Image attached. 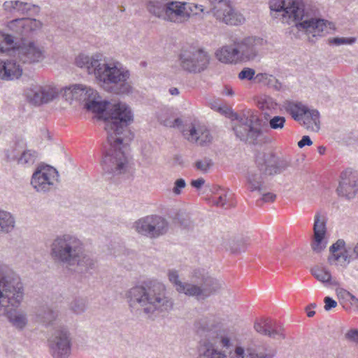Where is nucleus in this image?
<instances>
[{
	"mask_svg": "<svg viewBox=\"0 0 358 358\" xmlns=\"http://www.w3.org/2000/svg\"><path fill=\"white\" fill-rule=\"evenodd\" d=\"M254 328L258 333L268 336L273 338H285L284 329L280 323L271 318L257 319Z\"/></svg>",
	"mask_w": 358,
	"mask_h": 358,
	"instance_id": "19",
	"label": "nucleus"
},
{
	"mask_svg": "<svg viewBox=\"0 0 358 358\" xmlns=\"http://www.w3.org/2000/svg\"><path fill=\"white\" fill-rule=\"evenodd\" d=\"M194 328L200 338L196 358H273L275 355V350L266 346L231 349V339L208 318L200 319Z\"/></svg>",
	"mask_w": 358,
	"mask_h": 358,
	"instance_id": "2",
	"label": "nucleus"
},
{
	"mask_svg": "<svg viewBox=\"0 0 358 358\" xmlns=\"http://www.w3.org/2000/svg\"><path fill=\"white\" fill-rule=\"evenodd\" d=\"M15 223V218L10 213L0 209V236L11 232Z\"/></svg>",
	"mask_w": 358,
	"mask_h": 358,
	"instance_id": "33",
	"label": "nucleus"
},
{
	"mask_svg": "<svg viewBox=\"0 0 358 358\" xmlns=\"http://www.w3.org/2000/svg\"><path fill=\"white\" fill-rule=\"evenodd\" d=\"M209 53L203 48L188 45L183 47L178 55L179 65L189 73H200L206 70L210 64Z\"/></svg>",
	"mask_w": 358,
	"mask_h": 358,
	"instance_id": "10",
	"label": "nucleus"
},
{
	"mask_svg": "<svg viewBox=\"0 0 358 358\" xmlns=\"http://www.w3.org/2000/svg\"><path fill=\"white\" fill-rule=\"evenodd\" d=\"M76 64L85 68L89 73H94L99 85L108 92L121 95L132 92V86L128 81L130 72L118 62L106 63L98 55L90 57L80 54L76 59Z\"/></svg>",
	"mask_w": 358,
	"mask_h": 358,
	"instance_id": "4",
	"label": "nucleus"
},
{
	"mask_svg": "<svg viewBox=\"0 0 358 358\" xmlns=\"http://www.w3.org/2000/svg\"><path fill=\"white\" fill-rule=\"evenodd\" d=\"M134 227L138 234L156 238L167 232L169 222L161 216L152 215L139 219L135 222Z\"/></svg>",
	"mask_w": 358,
	"mask_h": 358,
	"instance_id": "12",
	"label": "nucleus"
},
{
	"mask_svg": "<svg viewBox=\"0 0 358 358\" xmlns=\"http://www.w3.org/2000/svg\"><path fill=\"white\" fill-rule=\"evenodd\" d=\"M210 3L215 4L213 8L220 7V8H222L223 6L229 3V0H208Z\"/></svg>",
	"mask_w": 358,
	"mask_h": 358,
	"instance_id": "55",
	"label": "nucleus"
},
{
	"mask_svg": "<svg viewBox=\"0 0 358 358\" xmlns=\"http://www.w3.org/2000/svg\"><path fill=\"white\" fill-rule=\"evenodd\" d=\"M269 8L273 17L280 15L283 22L294 23L299 31L311 35L309 41L312 43L315 41V38L329 32L327 21L314 17L303 0H270Z\"/></svg>",
	"mask_w": 358,
	"mask_h": 358,
	"instance_id": "3",
	"label": "nucleus"
},
{
	"mask_svg": "<svg viewBox=\"0 0 358 358\" xmlns=\"http://www.w3.org/2000/svg\"><path fill=\"white\" fill-rule=\"evenodd\" d=\"M324 309L327 311L330 310L331 308L336 307L337 302L329 296H326L324 299Z\"/></svg>",
	"mask_w": 358,
	"mask_h": 358,
	"instance_id": "51",
	"label": "nucleus"
},
{
	"mask_svg": "<svg viewBox=\"0 0 358 358\" xmlns=\"http://www.w3.org/2000/svg\"><path fill=\"white\" fill-rule=\"evenodd\" d=\"M356 71H357V73H358V65L357 66Z\"/></svg>",
	"mask_w": 358,
	"mask_h": 358,
	"instance_id": "61",
	"label": "nucleus"
},
{
	"mask_svg": "<svg viewBox=\"0 0 358 358\" xmlns=\"http://www.w3.org/2000/svg\"><path fill=\"white\" fill-rule=\"evenodd\" d=\"M185 15V4L179 1H166L164 19L171 22H178Z\"/></svg>",
	"mask_w": 358,
	"mask_h": 358,
	"instance_id": "28",
	"label": "nucleus"
},
{
	"mask_svg": "<svg viewBox=\"0 0 358 358\" xmlns=\"http://www.w3.org/2000/svg\"><path fill=\"white\" fill-rule=\"evenodd\" d=\"M235 119L238 121L234 127L236 137L245 143L257 145L259 138L263 135V128L266 125L257 112L249 109L242 114H236Z\"/></svg>",
	"mask_w": 358,
	"mask_h": 358,
	"instance_id": "9",
	"label": "nucleus"
},
{
	"mask_svg": "<svg viewBox=\"0 0 358 358\" xmlns=\"http://www.w3.org/2000/svg\"><path fill=\"white\" fill-rule=\"evenodd\" d=\"M132 121L131 110L124 104L115 106L107 119L106 131L108 147L105 148L101 166L103 174L108 180L127 171L128 161L122 148L134 138L128 127Z\"/></svg>",
	"mask_w": 358,
	"mask_h": 358,
	"instance_id": "1",
	"label": "nucleus"
},
{
	"mask_svg": "<svg viewBox=\"0 0 358 358\" xmlns=\"http://www.w3.org/2000/svg\"><path fill=\"white\" fill-rule=\"evenodd\" d=\"M25 151L24 144L20 142H15L14 145L7 151V158L10 161H19L21 153Z\"/></svg>",
	"mask_w": 358,
	"mask_h": 358,
	"instance_id": "37",
	"label": "nucleus"
},
{
	"mask_svg": "<svg viewBox=\"0 0 358 358\" xmlns=\"http://www.w3.org/2000/svg\"><path fill=\"white\" fill-rule=\"evenodd\" d=\"M285 110L296 122H301L302 116L306 114L308 106L301 102L286 101L284 103Z\"/></svg>",
	"mask_w": 358,
	"mask_h": 358,
	"instance_id": "31",
	"label": "nucleus"
},
{
	"mask_svg": "<svg viewBox=\"0 0 358 358\" xmlns=\"http://www.w3.org/2000/svg\"><path fill=\"white\" fill-rule=\"evenodd\" d=\"M71 89L73 95L76 99H83L85 101V108L88 110L99 114V117L103 119L105 124H106L107 119H109L111 110L117 104L127 106L124 103L119 102L113 104L108 111H106L108 102L97 101L98 93L94 89L82 84L72 85ZM104 128L106 129V125H104Z\"/></svg>",
	"mask_w": 358,
	"mask_h": 358,
	"instance_id": "11",
	"label": "nucleus"
},
{
	"mask_svg": "<svg viewBox=\"0 0 358 358\" xmlns=\"http://www.w3.org/2000/svg\"><path fill=\"white\" fill-rule=\"evenodd\" d=\"M58 90L51 86H33L27 92L28 101L36 106L48 103L58 96Z\"/></svg>",
	"mask_w": 358,
	"mask_h": 358,
	"instance_id": "18",
	"label": "nucleus"
},
{
	"mask_svg": "<svg viewBox=\"0 0 358 358\" xmlns=\"http://www.w3.org/2000/svg\"><path fill=\"white\" fill-rule=\"evenodd\" d=\"M204 183H205V180L202 178H199L196 180H192L191 181V185L196 189H201L202 187V186L204 185Z\"/></svg>",
	"mask_w": 358,
	"mask_h": 358,
	"instance_id": "53",
	"label": "nucleus"
},
{
	"mask_svg": "<svg viewBox=\"0 0 358 358\" xmlns=\"http://www.w3.org/2000/svg\"><path fill=\"white\" fill-rule=\"evenodd\" d=\"M186 186L185 180L183 178L177 179L174 182L173 192L176 195H180L182 193V189Z\"/></svg>",
	"mask_w": 358,
	"mask_h": 358,
	"instance_id": "48",
	"label": "nucleus"
},
{
	"mask_svg": "<svg viewBox=\"0 0 358 358\" xmlns=\"http://www.w3.org/2000/svg\"><path fill=\"white\" fill-rule=\"evenodd\" d=\"M50 255L55 263L80 274H92L96 267V260L85 252L83 242L73 234L57 236L50 245Z\"/></svg>",
	"mask_w": 358,
	"mask_h": 358,
	"instance_id": "5",
	"label": "nucleus"
},
{
	"mask_svg": "<svg viewBox=\"0 0 358 358\" xmlns=\"http://www.w3.org/2000/svg\"><path fill=\"white\" fill-rule=\"evenodd\" d=\"M310 306H312L313 308H315L316 306V304L315 303H312V304H310Z\"/></svg>",
	"mask_w": 358,
	"mask_h": 358,
	"instance_id": "60",
	"label": "nucleus"
},
{
	"mask_svg": "<svg viewBox=\"0 0 358 358\" xmlns=\"http://www.w3.org/2000/svg\"><path fill=\"white\" fill-rule=\"evenodd\" d=\"M70 308L77 315L84 313L87 308L86 299L81 297L75 298L70 304Z\"/></svg>",
	"mask_w": 358,
	"mask_h": 358,
	"instance_id": "40",
	"label": "nucleus"
},
{
	"mask_svg": "<svg viewBox=\"0 0 358 358\" xmlns=\"http://www.w3.org/2000/svg\"><path fill=\"white\" fill-rule=\"evenodd\" d=\"M17 52L19 60L24 64L39 62L44 58L43 50L34 42L19 47Z\"/></svg>",
	"mask_w": 358,
	"mask_h": 358,
	"instance_id": "20",
	"label": "nucleus"
},
{
	"mask_svg": "<svg viewBox=\"0 0 358 358\" xmlns=\"http://www.w3.org/2000/svg\"><path fill=\"white\" fill-rule=\"evenodd\" d=\"M329 252L328 262L330 264L336 262L345 266L352 260L358 259V242L347 246L343 239H338L329 248Z\"/></svg>",
	"mask_w": 358,
	"mask_h": 358,
	"instance_id": "14",
	"label": "nucleus"
},
{
	"mask_svg": "<svg viewBox=\"0 0 358 358\" xmlns=\"http://www.w3.org/2000/svg\"><path fill=\"white\" fill-rule=\"evenodd\" d=\"M193 277L196 280V284L182 282L176 270L168 271L169 280L178 293L195 296L198 300L206 299L221 288L219 280L208 275L203 269L195 270Z\"/></svg>",
	"mask_w": 358,
	"mask_h": 358,
	"instance_id": "8",
	"label": "nucleus"
},
{
	"mask_svg": "<svg viewBox=\"0 0 358 358\" xmlns=\"http://www.w3.org/2000/svg\"><path fill=\"white\" fill-rule=\"evenodd\" d=\"M275 198H276V196L275 194L271 193V192H268V193L264 194L262 197L256 201V204L258 206H261L264 203L274 201Z\"/></svg>",
	"mask_w": 358,
	"mask_h": 358,
	"instance_id": "49",
	"label": "nucleus"
},
{
	"mask_svg": "<svg viewBox=\"0 0 358 358\" xmlns=\"http://www.w3.org/2000/svg\"><path fill=\"white\" fill-rule=\"evenodd\" d=\"M338 196L348 199L358 194V173L352 169H346L340 174L338 186L336 189Z\"/></svg>",
	"mask_w": 358,
	"mask_h": 358,
	"instance_id": "16",
	"label": "nucleus"
},
{
	"mask_svg": "<svg viewBox=\"0 0 358 358\" xmlns=\"http://www.w3.org/2000/svg\"><path fill=\"white\" fill-rule=\"evenodd\" d=\"M169 93L171 94V95H173V96H176V95H178L179 94V90L176 87H171L169 89Z\"/></svg>",
	"mask_w": 358,
	"mask_h": 358,
	"instance_id": "56",
	"label": "nucleus"
},
{
	"mask_svg": "<svg viewBox=\"0 0 358 358\" xmlns=\"http://www.w3.org/2000/svg\"><path fill=\"white\" fill-rule=\"evenodd\" d=\"M182 134L189 141L195 142L201 145L211 140L210 131L202 127L196 128L192 126L189 130H182Z\"/></svg>",
	"mask_w": 358,
	"mask_h": 358,
	"instance_id": "24",
	"label": "nucleus"
},
{
	"mask_svg": "<svg viewBox=\"0 0 358 358\" xmlns=\"http://www.w3.org/2000/svg\"><path fill=\"white\" fill-rule=\"evenodd\" d=\"M255 71L251 68H244L239 73L238 78L240 80H251L253 79Z\"/></svg>",
	"mask_w": 358,
	"mask_h": 358,
	"instance_id": "46",
	"label": "nucleus"
},
{
	"mask_svg": "<svg viewBox=\"0 0 358 358\" xmlns=\"http://www.w3.org/2000/svg\"><path fill=\"white\" fill-rule=\"evenodd\" d=\"M312 144L313 141L308 136H303L298 142V146L300 148H303L305 145H311Z\"/></svg>",
	"mask_w": 358,
	"mask_h": 358,
	"instance_id": "52",
	"label": "nucleus"
},
{
	"mask_svg": "<svg viewBox=\"0 0 358 358\" xmlns=\"http://www.w3.org/2000/svg\"><path fill=\"white\" fill-rule=\"evenodd\" d=\"M308 308L309 307L306 308L307 316L309 317H313L315 314V312L314 310H310Z\"/></svg>",
	"mask_w": 358,
	"mask_h": 358,
	"instance_id": "58",
	"label": "nucleus"
},
{
	"mask_svg": "<svg viewBox=\"0 0 358 358\" xmlns=\"http://www.w3.org/2000/svg\"><path fill=\"white\" fill-rule=\"evenodd\" d=\"M17 22L25 31H35L41 27V23L39 21L32 18H22L18 20Z\"/></svg>",
	"mask_w": 358,
	"mask_h": 358,
	"instance_id": "39",
	"label": "nucleus"
},
{
	"mask_svg": "<svg viewBox=\"0 0 358 358\" xmlns=\"http://www.w3.org/2000/svg\"><path fill=\"white\" fill-rule=\"evenodd\" d=\"M161 123L166 127L179 128L182 125V122L180 118H176L173 120L168 118L164 120H162Z\"/></svg>",
	"mask_w": 358,
	"mask_h": 358,
	"instance_id": "50",
	"label": "nucleus"
},
{
	"mask_svg": "<svg viewBox=\"0 0 358 358\" xmlns=\"http://www.w3.org/2000/svg\"><path fill=\"white\" fill-rule=\"evenodd\" d=\"M213 12L217 20L229 25H238L245 20L240 13L236 12L231 8L230 3L223 6L222 8H220V7L213 8Z\"/></svg>",
	"mask_w": 358,
	"mask_h": 358,
	"instance_id": "21",
	"label": "nucleus"
},
{
	"mask_svg": "<svg viewBox=\"0 0 358 358\" xmlns=\"http://www.w3.org/2000/svg\"><path fill=\"white\" fill-rule=\"evenodd\" d=\"M37 319L45 326L52 324V322L55 320L57 317V311L52 310L48 306H41L36 311Z\"/></svg>",
	"mask_w": 358,
	"mask_h": 358,
	"instance_id": "32",
	"label": "nucleus"
},
{
	"mask_svg": "<svg viewBox=\"0 0 358 358\" xmlns=\"http://www.w3.org/2000/svg\"><path fill=\"white\" fill-rule=\"evenodd\" d=\"M22 73V69L19 64L12 60H7L0 64V78L10 80L19 78Z\"/></svg>",
	"mask_w": 358,
	"mask_h": 358,
	"instance_id": "27",
	"label": "nucleus"
},
{
	"mask_svg": "<svg viewBox=\"0 0 358 358\" xmlns=\"http://www.w3.org/2000/svg\"><path fill=\"white\" fill-rule=\"evenodd\" d=\"M310 272L318 281L324 285H336V281L332 280L331 272L325 267L317 266L312 268Z\"/></svg>",
	"mask_w": 358,
	"mask_h": 358,
	"instance_id": "34",
	"label": "nucleus"
},
{
	"mask_svg": "<svg viewBox=\"0 0 358 358\" xmlns=\"http://www.w3.org/2000/svg\"><path fill=\"white\" fill-rule=\"evenodd\" d=\"M217 58L223 63H236L241 61L238 50L235 45H226L215 53Z\"/></svg>",
	"mask_w": 358,
	"mask_h": 358,
	"instance_id": "30",
	"label": "nucleus"
},
{
	"mask_svg": "<svg viewBox=\"0 0 358 358\" xmlns=\"http://www.w3.org/2000/svg\"><path fill=\"white\" fill-rule=\"evenodd\" d=\"M71 345V334L64 327L57 329L48 339L50 353L53 358H69Z\"/></svg>",
	"mask_w": 358,
	"mask_h": 358,
	"instance_id": "13",
	"label": "nucleus"
},
{
	"mask_svg": "<svg viewBox=\"0 0 358 358\" xmlns=\"http://www.w3.org/2000/svg\"><path fill=\"white\" fill-rule=\"evenodd\" d=\"M10 48H15L13 37L9 34L0 33V52H7Z\"/></svg>",
	"mask_w": 358,
	"mask_h": 358,
	"instance_id": "41",
	"label": "nucleus"
},
{
	"mask_svg": "<svg viewBox=\"0 0 358 358\" xmlns=\"http://www.w3.org/2000/svg\"><path fill=\"white\" fill-rule=\"evenodd\" d=\"M299 123L307 129L317 132L320 129L319 111L315 109L308 108L306 114L302 116V120Z\"/></svg>",
	"mask_w": 358,
	"mask_h": 358,
	"instance_id": "29",
	"label": "nucleus"
},
{
	"mask_svg": "<svg viewBox=\"0 0 358 358\" xmlns=\"http://www.w3.org/2000/svg\"><path fill=\"white\" fill-rule=\"evenodd\" d=\"M277 105L275 100L268 96H264L258 101V106L262 110H274L276 108Z\"/></svg>",
	"mask_w": 358,
	"mask_h": 358,
	"instance_id": "42",
	"label": "nucleus"
},
{
	"mask_svg": "<svg viewBox=\"0 0 358 358\" xmlns=\"http://www.w3.org/2000/svg\"><path fill=\"white\" fill-rule=\"evenodd\" d=\"M59 174L52 166L47 164L38 165L34 172L31 183L37 192H48L57 180Z\"/></svg>",
	"mask_w": 358,
	"mask_h": 358,
	"instance_id": "15",
	"label": "nucleus"
},
{
	"mask_svg": "<svg viewBox=\"0 0 358 358\" xmlns=\"http://www.w3.org/2000/svg\"><path fill=\"white\" fill-rule=\"evenodd\" d=\"M213 164L214 163L211 159L203 157L197 160L194 164V166L196 170L203 173H207L213 166Z\"/></svg>",
	"mask_w": 358,
	"mask_h": 358,
	"instance_id": "43",
	"label": "nucleus"
},
{
	"mask_svg": "<svg viewBox=\"0 0 358 358\" xmlns=\"http://www.w3.org/2000/svg\"><path fill=\"white\" fill-rule=\"evenodd\" d=\"M357 41L355 37H349V38H339L335 37L332 38H329L328 43L329 45H334L336 46H339L341 45H352L355 43Z\"/></svg>",
	"mask_w": 358,
	"mask_h": 358,
	"instance_id": "44",
	"label": "nucleus"
},
{
	"mask_svg": "<svg viewBox=\"0 0 358 358\" xmlns=\"http://www.w3.org/2000/svg\"><path fill=\"white\" fill-rule=\"evenodd\" d=\"M247 183L250 191H260L264 183L262 174L249 171L247 176Z\"/></svg>",
	"mask_w": 358,
	"mask_h": 358,
	"instance_id": "36",
	"label": "nucleus"
},
{
	"mask_svg": "<svg viewBox=\"0 0 358 358\" xmlns=\"http://www.w3.org/2000/svg\"><path fill=\"white\" fill-rule=\"evenodd\" d=\"M210 191L212 192L211 201L216 206L228 208L233 205L231 201L232 196L229 194L228 190L218 185H214Z\"/></svg>",
	"mask_w": 358,
	"mask_h": 358,
	"instance_id": "26",
	"label": "nucleus"
},
{
	"mask_svg": "<svg viewBox=\"0 0 358 358\" xmlns=\"http://www.w3.org/2000/svg\"><path fill=\"white\" fill-rule=\"evenodd\" d=\"M24 296L20 276L8 264L0 260V313L6 315L9 322L22 329L27 324V315L16 308Z\"/></svg>",
	"mask_w": 358,
	"mask_h": 358,
	"instance_id": "6",
	"label": "nucleus"
},
{
	"mask_svg": "<svg viewBox=\"0 0 358 358\" xmlns=\"http://www.w3.org/2000/svg\"><path fill=\"white\" fill-rule=\"evenodd\" d=\"M167 0H150L146 4L150 13L159 18L164 19Z\"/></svg>",
	"mask_w": 358,
	"mask_h": 358,
	"instance_id": "35",
	"label": "nucleus"
},
{
	"mask_svg": "<svg viewBox=\"0 0 358 358\" xmlns=\"http://www.w3.org/2000/svg\"><path fill=\"white\" fill-rule=\"evenodd\" d=\"M338 294H342L343 296L349 298L353 303H358V299L346 290H341Z\"/></svg>",
	"mask_w": 358,
	"mask_h": 358,
	"instance_id": "54",
	"label": "nucleus"
},
{
	"mask_svg": "<svg viewBox=\"0 0 358 358\" xmlns=\"http://www.w3.org/2000/svg\"><path fill=\"white\" fill-rule=\"evenodd\" d=\"M255 162L259 170L265 175L277 174L282 171L275 156L272 153L259 152L256 155Z\"/></svg>",
	"mask_w": 358,
	"mask_h": 358,
	"instance_id": "22",
	"label": "nucleus"
},
{
	"mask_svg": "<svg viewBox=\"0 0 358 358\" xmlns=\"http://www.w3.org/2000/svg\"><path fill=\"white\" fill-rule=\"evenodd\" d=\"M286 120L282 116H274L271 117L268 121V124L272 129H281L284 127Z\"/></svg>",
	"mask_w": 358,
	"mask_h": 358,
	"instance_id": "45",
	"label": "nucleus"
},
{
	"mask_svg": "<svg viewBox=\"0 0 358 358\" xmlns=\"http://www.w3.org/2000/svg\"><path fill=\"white\" fill-rule=\"evenodd\" d=\"M224 94L227 96H232L234 95V92L231 87H226L224 92Z\"/></svg>",
	"mask_w": 358,
	"mask_h": 358,
	"instance_id": "57",
	"label": "nucleus"
},
{
	"mask_svg": "<svg viewBox=\"0 0 358 358\" xmlns=\"http://www.w3.org/2000/svg\"><path fill=\"white\" fill-rule=\"evenodd\" d=\"M345 338L347 341L358 345V329H351L345 334Z\"/></svg>",
	"mask_w": 358,
	"mask_h": 358,
	"instance_id": "47",
	"label": "nucleus"
},
{
	"mask_svg": "<svg viewBox=\"0 0 358 358\" xmlns=\"http://www.w3.org/2000/svg\"><path fill=\"white\" fill-rule=\"evenodd\" d=\"M238 252V251H236V250H233V252H234V253H236V252Z\"/></svg>",
	"mask_w": 358,
	"mask_h": 358,
	"instance_id": "62",
	"label": "nucleus"
},
{
	"mask_svg": "<svg viewBox=\"0 0 358 358\" xmlns=\"http://www.w3.org/2000/svg\"><path fill=\"white\" fill-rule=\"evenodd\" d=\"M325 151H326V148L325 147H324V146H319L318 147V152L320 155H324L325 153Z\"/></svg>",
	"mask_w": 358,
	"mask_h": 358,
	"instance_id": "59",
	"label": "nucleus"
},
{
	"mask_svg": "<svg viewBox=\"0 0 358 358\" xmlns=\"http://www.w3.org/2000/svg\"><path fill=\"white\" fill-rule=\"evenodd\" d=\"M266 41L259 37L249 36L236 43L241 61H250L254 59Z\"/></svg>",
	"mask_w": 358,
	"mask_h": 358,
	"instance_id": "17",
	"label": "nucleus"
},
{
	"mask_svg": "<svg viewBox=\"0 0 358 358\" xmlns=\"http://www.w3.org/2000/svg\"><path fill=\"white\" fill-rule=\"evenodd\" d=\"M126 299L131 308H141L149 317L173 308V301L166 294L165 285L156 280L144 281L127 291Z\"/></svg>",
	"mask_w": 358,
	"mask_h": 358,
	"instance_id": "7",
	"label": "nucleus"
},
{
	"mask_svg": "<svg viewBox=\"0 0 358 358\" xmlns=\"http://www.w3.org/2000/svg\"><path fill=\"white\" fill-rule=\"evenodd\" d=\"M313 241L312 243V249L315 252H320L327 245V241H324L326 234V222L324 217L321 219L320 213L315 215L314 225H313Z\"/></svg>",
	"mask_w": 358,
	"mask_h": 358,
	"instance_id": "23",
	"label": "nucleus"
},
{
	"mask_svg": "<svg viewBox=\"0 0 358 358\" xmlns=\"http://www.w3.org/2000/svg\"><path fill=\"white\" fill-rule=\"evenodd\" d=\"M38 158V153L33 150H25L21 153L19 157L18 164H33Z\"/></svg>",
	"mask_w": 358,
	"mask_h": 358,
	"instance_id": "38",
	"label": "nucleus"
},
{
	"mask_svg": "<svg viewBox=\"0 0 358 358\" xmlns=\"http://www.w3.org/2000/svg\"><path fill=\"white\" fill-rule=\"evenodd\" d=\"M3 8L6 11L15 14L31 15L38 11L36 5L20 1H6Z\"/></svg>",
	"mask_w": 358,
	"mask_h": 358,
	"instance_id": "25",
	"label": "nucleus"
}]
</instances>
